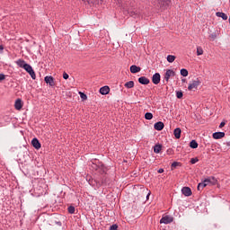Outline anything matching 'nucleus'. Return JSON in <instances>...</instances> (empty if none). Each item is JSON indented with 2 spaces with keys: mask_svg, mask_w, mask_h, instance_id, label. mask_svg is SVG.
Here are the masks:
<instances>
[{
  "mask_svg": "<svg viewBox=\"0 0 230 230\" xmlns=\"http://www.w3.org/2000/svg\"><path fill=\"white\" fill-rule=\"evenodd\" d=\"M16 64L19 67H22V69H24V67L28 65V63H26V61H24L23 59H18L16 61Z\"/></svg>",
  "mask_w": 230,
  "mask_h": 230,
  "instance_id": "17",
  "label": "nucleus"
},
{
  "mask_svg": "<svg viewBox=\"0 0 230 230\" xmlns=\"http://www.w3.org/2000/svg\"><path fill=\"white\" fill-rule=\"evenodd\" d=\"M202 82L200 81V78H196L195 80H192L188 86L189 91H193L195 89H198L199 85H200Z\"/></svg>",
  "mask_w": 230,
  "mask_h": 230,
  "instance_id": "2",
  "label": "nucleus"
},
{
  "mask_svg": "<svg viewBox=\"0 0 230 230\" xmlns=\"http://www.w3.org/2000/svg\"><path fill=\"white\" fill-rule=\"evenodd\" d=\"M4 78H6V75H4V74H0V82H3Z\"/></svg>",
  "mask_w": 230,
  "mask_h": 230,
  "instance_id": "34",
  "label": "nucleus"
},
{
  "mask_svg": "<svg viewBox=\"0 0 230 230\" xmlns=\"http://www.w3.org/2000/svg\"><path fill=\"white\" fill-rule=\"evenodd\" d=\"M152 82L155 85H157L161 82V74L155 73L152 76Z\"/></svg>",
  "mask_w": 230,
  "mask_h": 230,
  "instance_id": "6",
  "label": "nucleus"
},
{
  "mask_svg": "<svg viewBox=\"0 0 230 230\" xmlns=\"http://www.w3.org/2000/svg\"><path fill=\"white\" fill-rule=\"evenodd\" d=\"M171 76H175V71H173L172 69H167L165 74H164V82H165V84H168V82H170V77Z\"/></svg>",
  "mask_w": 230,
  "mask_h": 230,
  "instance_id": "4",
  "label": "nucleus"
},
{
  "mask_svg": "<svg viewBox=\"0 0 230 230\" xmlns=\"http://www.w3.org/2000/svg\"><path fill=\"white\" fill-rule=\"evenodd\" d=\"M181 164V163H179V162H173L172 164V168H177V166H179Z\"/></svg>",
  "mask_w": 230,
  "mask_h": 230,
  "instance_id": "31",
  "label": "nucleus"
},
{
  "mask_svg": "<svg viewBox=\"0 0 230 230\" xmlns=\"http://www.w3.org/2000/svg\"><path fill=\"white\" fill-rule=\"evenodd\" d=\"M181 193L184 197H191V189L190 187H183L181 189Z\"/></svg>",
  "mask_w": 230,
  "mask_h": 230,
  "instance_id": "9",
  "label": "nucleus"
},
{
  "mask_svg": "<svg viewBox=\"0 0 230 230\" xmlns=\"http://www.w3.org/2000/svg\"><path fill=\"white\" fill-rule=\"evenodd\" d=\"M173 134L176 139H181V134H182V130L181 128H176L173 131Z\"/></svg>",
  "mask_w": 230,
  "mask_h": 230,
  "instance_id": "16",
  "label": "nucleus"
},
{
  "mask_svg": "<svg viewBox=\"0 0 230 230\" xmlns=\"http://www.w3.org/2000/svg\"><path fill=\"white\" fill-rule=\"evenodd\" d=\"M184 94L182 93V91H177L176 92V97L178 98V100H181V98H182Z\"/></svg>",
  "mask_w": 230,
  "mask_h": 230,
  "instance_id": "27",
  "label": "nucleus"
},
{
  "mask_svg": "<svg viewBox=\"0 0 230 230\" xmlns=\"http://www.w3.org/2000/svg\"><path fill=\"white\" fill-rule=\"evenodd\" d=\"M99 93L103 95L109 94V93H111V88L109 86H102L100 88Z\"/></svg>",
  "mask_w": 230,
  "mask_h": 230,
  "instance_id": "13",
  "label": "nucleus"
},
{
  "mask_svg": "<svg viewBox=\"0 0 230 230\" xmlns=\"http://www.w3.org/2000/svg\"><path fill=\"white\" fill-rule=\"evenodd\" d=\"M56 224H57L58 226H62V222H60V221L56 222Z\"/></svg>",
  "mask_w": 230,
  "mask_h": 230,
  "instance_id": "39",
  "label": "nucleus"
},
{
  "mask_svg": "<svg viewBox=\"0 0 230 230\" xmlns=\"http://www.w3.org/2000/svg\"><path fill=\"white\" fill-rule=\"evenodd\" d=\"M0 49H4L3 45H0Z\"/></svg>",
  "mask_w": 230,
  "mask_h": 230,
  "instance_id": "41",
  "label": "nucleus"
},
{
  "mask_svg": "<svg viewBox=\"0 0 230 230\" xmlns=\"http://www.w3.org/2000/svg\"><path fill=\"white\" fill-rule=\"evenodd\" d=\"M154 128H155V130L161 131V130H163V128H164V123H163V121H158V122L155 123Z\"/></svg>",
  "mask_w": 230,
  "mask_h": 230,
  "instance_id": "11",
  "label": "nucleus"
},
{
  "mask_svg": "<svg viewBox=\"0 0 230 230\" xmlns=\"http://www.w3.org/2000/svg\"><path fill=\"white\" fill-rule=\"evenodd\" d=\"M172 222H173V217L172 216H164L161 219H160V224H172Z\"/></svg>",
  "mask_w": 230,
  "mask_h": 230,
  "instance_id": "5",
  "label": "nucleus"
},
{
  "mask_svg": "<svg viewBox=\"0 0 230 230\" xmlns=\"http://www.w3.org/2000/svg\"><path fill=\"white\" fill-rule=\"evenodd\" d=\"M63 78H64V80H67V78H69V75L67 73L64 72Z\"/></svg>",
  "mask_w": 230,
  "mask_h": 230,
  "instance_id": "32",
  "label": "nucleus"
},
{
  "mask_svg": "<svg viewBox=\"0 0 230 230\" xmlns=\"http://www.w3.org/2000/svg\"><path fill=\"white\" fill-rule=\"evenodd\" d=\"M197 163H199V158L195 157V158H191V159H190V164H197Z\"/></svg>",
  "mask_w": 230,
  "mask_h": 230,
  "instance_id": "30",
  "label": "nucleus"
},
{
  "mask_svg": "<svg viewBox=\"0 0 230 230\" xmlns=\"http://www.w3.org/2000/svg\"><path fill=\"white\" fill-rule=\"evenodd\" d=\"M68 213H70V215H75V207L70 206L68 207Z\"/></svg>",
  "mask_w": 230,
  "mask_h": 230,
  "instance_id": "28",
  "label": "nucleus"
},
{
  "mask_svg": "<svg viewBox=\"0 0 230 230\" xmlns=\"http://www.w3.org/2000/svg\"><path fill=\"white\" fill-rule=\"evenodd\" d=\"M138 82L141 84V85H148L150 84V79L146 76H141L138 78Z\"/></svg>",
  "mask_w": 230,
  "mask_h": 230,
  "instance_id": "10",
  "label": "nucleus"
},
{
  "mask_svg": "<svg viewBox=\"0 0 230 230\" xmlns=\"http://www.w3.org/2000/svg\"><path fill=\"white\" fill-rule=\"evenodd\" d=\"M124 87L127 89H132V87H134V81H128L125 83Z\"/></svg>",
  "mask_w": 230,
  "mask_h": 230,
  "instance_id": "21",
  "label": "nucleus"
},
{
  "mask_svg": "<svg viewBox=\"0 0 230 230\" xmlns=\"http://www.w3.org/2000/svg\"><path fill=\"white\" fill-rule=\"evenodd\" d=\"M153 118H154V114H152V112H146V113L145 114V119H146L150 120V119H152Z\"/></svg>",
  "mask_w": 230,
  "mask_h": 230,
  "instance_id": "24",
  "label": "nucleus"
},
{
  "mask_svg": "<svg viewBox=\"0 0 230 230\" xmlns=\"http://www.w3.org/2000/svg\"><path fill=\"white\" fill-rule=\"evenodd\" d=\"M31 145L32 146L36 149V150H40V147L42 146L40 145V142L39 141V139H37L36 137H34L32 140H31Z\"/></svg>",
  "mask_w": 230,
  "mask_h": 230,
  "instance_id": "8",
  "label": "nucleus"
},
{
  "mask_svg": "<svg viewBox=\"0 0 230 230\" xmlns=\"http://www.w3.org/2000/svg\"><path fill=\"white\" fill-rule=\"evenodd\" d=\"M46 84H49V85H50V87L55 86V78H53V76L51 75H47L44 78Z\"/></svg>",
  "mask_w": 230,
  "mask_h": 230,
  "instance_id": "7",
  "label": "nucleus"
},
{
  "mask_svg": "<svg viewBox=\"0 0 230 230\" xmlns=\"http://www.w3.org/2000/svg\"><path fill=\"white\" fill-rule=\"evenodd\" d=\"M197 55L198 57H200V55H204V49H202L201 47L197 48Z\"/></svg>",
  "mask_w": 230,
  "mask_h": 230,
  "instance_id": "25",
  "label": "nucleus"
},
{
  "mask_svg": "<svg viewBox=\"0 0 230 230\" xmlns=\"http://www.w3.org/2000/svg\"><path fill=\"white\" fill-rule=\"evenodd\" d=\"M129 69L130 73H132L133 75H136V73H139V71H141V67L136 65L131 66Z\"/></svg>",
  "mask_w": 230,
  "mask_h": 230,
  "instance_id": "15",
  "label": "nucleus"
},
{
  "mask_svg": "<svg viewBox=\"0 0 230 230\" xmlns=\"http://www.w3.org/2000/svg\"><path fill=\"white\" fill-rule=\"evenodd\" d=\"M225 145H226V146H230V141L226 142Z\"/></svg>",
  "mask_w": 230,
  "mask_h": 230,
  "instance_id": "40",
  "label": "nucleus"
},
{
  "mask_svg": "<svg viewBox=\"0 0 230 230\" xmlns=\"http://www.w3.org/2000/svg\"><path fill=\"white\" fill-rule=\"evenodd\" d=\"M130 15L131 17H137V12H131Z\"/></svg>",
  "mask_w": 230,
  "mask_h": 230,
  "instance_id": "35",
  "label": "nucleus"
},
{
  "mask_svg": "<svg viewBox=\"0 0 230 230\" xmlns=\"http://www.w3.org/2000/svg\"><path fill=\"white\" fill-rule=\"evenodd\" d=\"M79 94H80V97L83 99V100H87V94L82 93V92H79Z\"/></svg>",
  "mask_w": 230,
  "mask_h": 230,
  "instance_id": "29",
  "label": "nucleus"
},
{
  "mask_svg": "<svg viewBox=\"0 0 230 230\" xmlns=\"http://www.w3.org/2000/svg\"><path fill=\"white\" fill-rule=\"evenodd\" d=\"M180 73L181 76H188V70L185 68L181 69Z\"/></svg>",
  "mask_w": 230,
  "mask_h": 230,
  "instance_id": "26",
  "label": "nucleus"
},
{
  "mask_svg": "<svg viewBox=\"0 0 230 230\" xmlns=\"http://www.w3.org/2000/svg\"><path fill=\"white\" fill-rule=\"evenodd\" d=\"M190 148H199V143L196 142V140H191L190 143Z\"/></svg>",
  "mask_w": 230,
  "mask_h": 230,
  "instance_id": "22",
  "label": "nucleus"
},
{
  "mask_svg": "<svg viewBox=\"0 0 230 230\" xmlns=\"http://www.w3.org/2000/svg\"><path fill=\"white\" fill-rule=\"evenodd\" d=\"M163 150V146L162 145H155L154 146V152L155 154H159Z\"/></svg>",
  "mask_w": 230,
  "mask_h": 230,
  "instance_id": "19",
  "label": "nucleus"
},
{
  "mask_svg": "<svg viewBox=\"0 0 230 230\" xmlns=\"http://www.w3.org/2000/svg\"><path fill=\"white\" fill-rule=\"evenodd\" d=\"M110 230H118V225H112L111 227H110Z\"/></svg>",
  "mask_w": 230,
  "mask_h": 230,
  "instance_id": "33",
  "label": "nucleus"
},
{
  "mask_svg": "<svg viewBox=\"0 0 230 230\" xmlns=\"http://www.w3.org/2000/svg\"><path fill=\"white\" fill-rule=\"evenodd\" d=\"M167 62H169L170 64H172V62H175V56L168 55L167 56Z\"/></svg>",
  "mask_w": 230,
  "mask_h": 230,
  "instance_id": "23",
  "label": "nucleus"
},
{
  "mask_svg": "<svg viewBox=\"0 0 230 230\" xmlns=\"http://www.w3.org/2000/svg\"><path fill=\"white\" fill-rule=\"evenodd\" d=\"M164 169L160 168V169L158 170V173H164Z\"/></svg>",
  "mask_w": 230,
  "mask_h": 230,
  "instance_id": "37",
  "label": "nucleus"
},
{
  "mask_svg": "<svg viewBox=\"0 0 230 230\" xmlns=\"http://www.w3.org/2000/svg\"><path fill=\"white\" fill-rule=\"evenodd\" d=\"M210 37H211V39H217V35H215V34H211Z\"/></svg>",
  "mask_w": 230,
  "mask_h": 230,
  "instance_id": "38",
  "label": "nucleus"
},
{
  "mask_svg": "<svg viewBox=\"0 0 230 230\" xmlns=\"http://www.w3.org/2000/svg\"><path fill=\"white\" fill-rule=\"evenodd\" d=\"M148 197H150V193L147 194L146 199H148Z\"/></svg>",
  "mask_w": 230,
  "mask_h": 230,
  "instance_id": "42",
  "label": "nucleus"
},
{
  "mask_svg": "<svg viewBox=\"0 0 230 230\" xmlns=\"http://www.w3.org/2000/svg\"><path fill=\"white\" fill-rule=\"evenodd\" d=\"M223 127H226V122H221L219 125V128H223Z\"/></svg>",
  "mask_w": 230,
  "mask_h": 230,
  "instance_id": "36",
  "label": "nucleus"
},
{
  "mask_svg": "<svg viewBox=\"0 0 230 230\" xmlns=\"http://www.w3.org/2000/svg\"><path fill=\"white\" fill-rule=\"evenodd\" d=\"M171 0H160V4L164 6L166 8L167 6H170Z\"/></svg>",
  "mask_w": 230,
  "mask_h": 230,
  "instance_id": "20",
  "label": "nucleus"
},
{
  "mask_svg": "<svg viewBox=\"0 0 230 230\" xmlns=\"http://www.w3.org/2000/svg\"><path fill=\"white\" fill-rule=\"evenodd\" d=\"M226 137V133L225 132H215L213 133L212 135V137L214 139H222V137Z\"/></svg>",
  "mask_w": 230,
  "mask_h": 230,
  "instance_id": "12",
  "label": "nucleus"
},
{
  "mask_svg": "<svg viewBox=\"0 0 230 230\" xmlns=\"http://www.w3.org/2000/svg\"><path fill=\"white\" fill-rule=\"evenodd\" d=\"M23 69L30 75L32 80H35L37 78V75H35V71L33 70V67L31 66L30 64L25 65Z\"/></svg>",
  "mask_w": 230,
  "mask_h": 230,
  "instance_id": "3",
  "label": "nucleus"
},
{
  "mask_svg": "<svg viewBox=\"0 0 230 230\" xmlns=\"http://www.w3.org/2000/svg\"><path fill=\"white\" fill-rule=\"evenodd\" d=\"M14 109H16V111H21V109H22V100L17 99L15 101Z\"/></svg>",
  "mask_w": 230,
  "mask_h": 230,
  "instance_id": "14",
  "label": "nucleus"
},
{
  "mask_svg": "<svg viewBox=\"0 0 230 230\" xmlns=\"http://www.w3.org/2000/svg\"><path fill=\"white\" fill-rule=\"evenodd\" d=\"M209 184H212V185L217 184V180L215 179V177L211 176V177L206 178L203 181L199 183L198 190L200 191L204 190V188H206Z\"/></svg>",
  "mask_w": 230,
  "mask_h": 230,
  "instance_id": "1",
  "label": "nucleus"
},
{
  "mask_svg": "<svg viewBox=\"0 0 230 230\" xmlns=\"http://www.w3.org/2000/svg\"><path fill=\"white\" fill-rule=\"evenodd\" d=\"M217 17H221L223 21H227V14L226 13L217 12L216 13Z\"/></svg>",
  "mask_w": 230,
  "mask_h": 230,
  "instance_id": "18",
  "label": "nucleus"
}]
</instances>
